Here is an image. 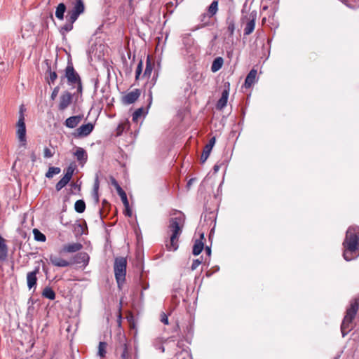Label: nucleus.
I'll return each mask as SVG.
<instances>
[{
  "label": "nucleus",
  "instance_id": "nucleus-1",
  "mask_svg": "<svg viewBox=\"0 0 359 359\" xmlns=\"http://www.w3.org/2000/svg\"><path fill=\"white\" fill-rule=\"evenodd\" d=\"M358 240L359 227H349L346 231V237L343 242V257L346 261H351L358 256Z\"/></svg>",
  "mask_w": 359,
  "mask_h": 359
},
{
  "label": "nucleus",
  "instance_id": "nucleus-2",
  "mask_svg": "<svg viewBox=\"0 0 359 359\" xmlns=\"http://www.w3.org/2000/svg\"><path fill=\"white\" fill-rule=\"evenodd\" d=\"M185 217L182 212H178L169 220L168 231L171 233L169 243L166 244L167 249L175 251L178 248V239L182 233Z\"/></svg>",
  "mask_w": 359,
  "mask_h": 359
},
{
  "label": "nucleus",
  "instance_id": "nucleus-3",
  "mask_svg": "<svg viewBox=\"0 0 359 359\" xmlns=\"http://www.w3.org/2000/svg\"><path fill=\"white\" fill-rule=\"evenodd\" d=\"M358 310V301L357 299H353L351 302L350 306L346 310V315L341 325V332L343 337H344L352 329V321L354 319Z\"/></svg>",
  "mask_w": 359,
  "mask_h": 359
},
{
  "label": "nucleus",
  "instance_id": "nucleus-4",
  "mask_svg": "<svg viewBox=\"0 0 359 359\" xmlns=\"http://www.w3.org/2000/svg\"><path fill=\"white\" fill-rule=\"evenodd\" d=\"M65 78L67 79L68 84L76 88L77 93H82L83 86L81 77L74 69L71 60L68 61L67 66L65 69Z\"/></svg>",
  "mask_w": 359,
  "mask_h": 359
},
{
  "label": "nucleus",
  "instance_id": "nucleus-5",
  "mask_svg": "<svg viewBox=\"0 0 359 359\" xmlns=\"http://www.w3.org/2000/svg\"><path fill=\"white\" fill-rule=\"evenodd\" d=\"M127 260L123 257H116L114 260V270L115 278L118 284V287L121 288L124 283L126 274Z\"/></svg>",
  "mask_w": 359,
  "mask_h": 359
},
{
  "label": "nucleus",
  "instance_id": "nucleus-6",
  "mask_svg": "<svg viewBox=\"0 0 359 359\" xmlns=\"http://www.w3.org/2000/svg\"><path fill=\"white\" fill-rule=\"evenodd\" d=\"M256 18V11H252L248 15L243 17L242 22L245 23L244 35H250L253 32L255 27Z\"/></svg>",
  "mask_w": 359,
  "mask_h": 359
},
{
  "label": "nucleus",
  "instance_id": "nucleus-7",
  "mask_svg": "<svg viewBox=\"0 0 359 359\" xmlns=\"http://www.w3.org/2000/svg\"><path fill=\"white\" fill-rule=\"evenodd\" d=\"M85 6L82 0H76L73 8L67 13V16L69 17L72 22H75L79 16L84 12Z\"/></svg>",
  "mask_w": 359,
  "mask_h": 359
},
{
  "label": "nucleus",
  "instance_id": "nucleus-8",
  "mask_svg": "<svg viewBox=\"0 0 359 359\" xmlns=\"http://www.w3.org/2000/svg\"><path fill=\"white\" fill-rule=\"evenodd\" d=\"M16 128V136L20 144L21 147H25L27 145L25 120H22V118L18 119Z\"/></svg>",
  "mask_w": 359,
  "mask_h": 359
},
{
  "label": "nucleus",
  "instance_id": "nucleus-9",
  "mask_svg": "<svg viewBox=\"0 0 359 359\" xmlns=\"http://www.w3.org/2000/svg\"><path fill=\"white\" fill-rule=\"evenodd\" d=\"M74 95L67 90L62 92L59 99L58 109L60 111L65 110L71 104Z\"/></svg>",
  "mask_w": 359,
  "mask_h": 359
},
{
  "label": "nucleus",
  "instance_id": "nucleus-10",
  "mask_svg": "<svg viewBox=\"0 0 359 359\" xmlns=\"http://www.w3.org/2000/svg\"><path fill=\"white\" fill-rule=\"evenodd\" d=\"M73 173L74 169L70 166L68 167L64 177L56 184L55 189L57 191L61 190L69 183V182L71 180Z\"/></svg>",
  "mask_w": 359,
  "mask_h": 359
},
{
  "label": "nucleus",
  "instance_id": "nucleus-11",
  "mask_svg": "<svg viewBox=\"0 0 359 359\" xmlns=\"http://www.w3.org/2000/svg\"><path fill=\"white\" fill-rule=\"evenodd\" d=\"M93 128L94 126L91 123L83 124L76 129L74 136L76 137H86L91 133Z\"/></svg>",
  "mask_w": 359,
  "mask_h": 359
},
{
  "label": "nucleus",
  "instance_id": "nucleus-12",
  "mask_svg": "<svg viewBox=\"0 0 359 359\" xmlns=\"http://www.w3.org/2000/svg\"><path fill=\"white\" fill-rule=\"evenodd\" d=\"M83 248L82 244L79 243H67L62 246V248L59 251L60 254L63 253H74L79 252Z\"/></svg>",
  "mask_w": 359,
  "mask_h": 359
},
{
  "label": "nucleus",
  "instance_id": "nucleus-13",
  "mask_svg": "<svg viewBox=\"0 0 359 359\" xmlns=\"http://www.w3.org/2000/svg\"><path fill=\"white\" fill-rule=\"evenodd\" d=\"M140 92L139 90L135 89L129 92L122 97V101L125 104H130L134 103L140 97Z\"/></svg>",
  "mask_w": 359,
  "mask_h": 359
},
{
  "label": "nucleus",
  "instance_id": "nucleus-14",
  "mask_svg": "<svg viewBox=\"0 0 359 359\" xmlns=\"http://www.w3.org/2000/svg\"><path fill=\"white\" fill-rule=\"evenodd\" d=\"M49 260L53 266L58 267H67L72 264L71 262L67 261L54 255H50Z\"/></svg>",
  "mask_w": 359,
  "mask_h": 359
},
{
  "label": "nucleus",
  "instance_id": "nucleus-15",
  "mask_svg": "<svg viewBox=\"0 0 359 359\" xmlns=\"http://www.w3.org/2000/svg\"><path fill=\"white\" fill-rule=\"evenodd\" d=\"M89 255L88 253L85 252H81L76 254L74 258L73 262H71L72 264H82L83 266H86L89 262Z\"/></svg>",
  "mask_w": 359,
  "mask_h": 359
},
{
  "label": "nucleus",
  "instance_id": "nucleus-16",
  "mask_svg": "<svg viewBox=\"0 0 359 359\" xmlns=\"http://www.w3.org/2000/svg\"><path fill=\"white\" fill-rule=\"evenodd\" d=\"M8 257L6 241L0 235V261L4 262Z\"/></svg>",
  "mask_w": 359,
  "mask_h": 359
},
{
  "label": "nucleus",
  "instance_id": "nucleus-17",
  "mask_svg": "<svg viewBox=\"0 0 359 359\" xmlns=\"http://www.w3.org/2000/svg\"><path fill=\"white\" fill-rule=\"evenodd\" d=\"M81 120L82 116L79 115L70 116L66 119L65 125L69 128H74L79 125Z\"/></svg>",
  "mask_w": 359,
  "mask_h": 359
},
{
  "label": "nucleus",
  "instance_id": "nucleus-18",
  "mask_svg": "<svg viewBox=\"0 0 359 359\" xmlns=\"http://www.w3.org/2000/svg\"><path fill=\"white\" fill-rule=\"evenodd\" d=\"M74 155L81 164L86 163L87 161V153L85 149L81 147H77L76 151L74 153Z\"/></svg>",
  "mask_w": 359,
  "mask_h": 359
},
{
  "label": "nucleus",
  "instance_id": "nucleus-19",
  "mask_svg": "<svg viewBox=\"0 0 359 359\" xmlns=\"http://www.w3.org/2000/svg\"><path fill=\"white\" fill-rule=\"evenodd\" d=\"M229 97V90L225 89L222 93V96L217 102L216 107L217 109H222L226 106Z\"/></svg>",
  "mask_w": 359,
  "mask_h": 359
},
{
  "label": "nucleus",
  "instance_id": "nucleus-20",
  "mask_svg": "<svg viewBox=\"0 0 359 359\" xmlns=\"http://www.w3.org/2000/svg\"><path fill=\"white\" fill-rule=\"evenodd\" d=\"M257 70L252 69L247 75L245 80V87L246 88H249L255 82L256 76H257Z\"/></svg>",
  "mask_w": 359,
  "mask_h": 359
},
{
  "label": "nucleus",
  "instance_id": "nucleus-21",
  "mask_svg": "<svg viewBox=\"0 0 359 359\" xmlns=\"http://www.w3.org/2000/svg\"><path fill=\"white\" fill-rule=\"evenodd\" d=\"M38 272V269H36L34 271L29 272L27 274V286L29 289L32 288L36 285V273Z\"/></svg>",
  "mask_w": 359,
  "mask_h": 359
},
{
  "label": "nucleus",
  "instance_id": "nucleus-22",
  "mask_svg": "<svg viewBox=\"0 0 359 359\" xmlns=\"http://www.w3.org/2000/svg\"><path fill=\"white\" fill-rule=\"evenodd\" d=\"M67 10L66 6L63 3H60L57 5L55 11V17L60 20H62L64 19V15Z\"/></svg>",
  "mask_w": 359,
  "mask_h": 359
},
{
  "label": "nucleus",
  "instance_id": "nucleus-23",
  "mask_svg": "<svg viewBox=\"0 0 359 359\" xmlns=\"http://www.w3.org/2000/svg\"><path fill=\"white\" fill-rule=\"evenodd\" d=\"M223 62H224V60H223L222 57H216L212 63L211 71L212 72H216L219 71L223 65Z\"/></svg>",
  "mask_w": 359,
  "mask_h": 359
},
{
  "label": "nucleus",
  "instance_id": "nucleus-24",
  "mask_svg": "<svg viewBox=\"0 0 359 359\" xmlns=\"http://www.w3.org/2000/svg\"><path fill=\"white\" fill-rule=\"evenodd\" d=\"M204 248L203 242L201 240H196L193 246V255H198Z\"/></svg>",
  "mask_w": 359,
  "mask_h": 359
},
{
  "label": "nucleus",
  "instance_id": "nucleus-25",
  "mask_svg": "<svg viewBox=\"0 0 359 359\" xmlns=\"http://www.w3.org/2000/svg\"><path fill=\"white\" fill-rule=\"evenodd\" d=\"M217 11H218V1H213L208 8V14L207 15L209 18H211L217 13Z\"/></svg>",
  "mask_w": 359,
  "mask_h": 359
},
{
  "label": "nucleus",
  "instance_id": "nucleus-26",
  "mask_svg": "<svg viewBox=\"0 0 359 359\" xmlns=\"http://www.w3.org/2000/svg\"><path fill=\"white\" fill-rule=\"evenodd\" d=\"M67 22L61 27L60 32L62 34H65L67 32L71 31L73 29V24L74 22H72L69 17L66 15Z\"/></svg>",
  "mask_w": 359,
  "mask_h": 359
},
{
  "label": "nucleus",
  "instance_id": "nucleus-27",
  "mask_svg": "<svg viewBox=\"0 0 359 359\" xmlns=\"http://www.w3.org/2000/svg\"><path fill=\"white\" fill-rule=\"evenodd\" d=\"M42 296L48 299L53 300L55 298V293L51 287H46L42 292Z\"/></svg>",
  "mask_w": 359,
  "mask_h": 359
},
{
  "label": "nucleus",
  "instance_id": "nucleus-28",
  "mask_svg": "<svg viewBox=\"0 0 359 359\" xmlns=\"http://www.w3.org/2000/svg\"><path fill=\"white\" fill-rule=\"evenodd\" d=\"M227 30L231 36H232L235 31V20L233 17H228L226 19Z\"/></svg>",
  "mask_w": 359,
  "mask_h": 359
},
{
  "label": "nucleus",
  "instance_id": "nucleus-29",
  "mask_svg": "<svg viewBox=\"0 0 359 359\" xmlns=\"http://www.w3.org/2000/svg\"><path fill=\"white\" fill-rule=\"evenodd\" d=\"M75 210L79 213H82L85 211L86 204L83 200H78L74 204Z\"/></svg>",
  "mask_w": 359,
  "mask_h": 359
},
{
  "label": "nucleus",
  "instance_id": "nucleus-30",
  "mask_svg": "<svg viewBox=\"0 0 359 359\" xmlns=\"http://www.w3.org/2000/svg\"><path fill=\"white\" fill-rule=\"evenodd\" d=\"M153 70V66L151 64L149 59L148 58L146 62V68L142 75L144 78H149Z\"/></svg>",
  "mask_w": 359,
  "mask_h": 359
},
{
  "label": "nucleus",
  "instance_id": "nucleus-31",
  "mask_svg": "<svg viewBox=\"0 0 359 359\" xmlns=\"http://www.w3.org/2000/svg\"><path fill=\"white\" fill-rule=\"evenodd\" d=\"M33 234L34 236V239L37 241L45 242L46 240V236L37 229H33Z\"/></svg>",
  "mask_w": 359,
  "mask_h": 359
},
{
  "label": "nucleus",
  "instance_id": "nucleus-32",
  "mask_svg": "<svg viewBox=\"0 0 359 359\" xmlns=\"http://www.w3.org/2000/svg\"><path fill=\"white\" fill-rule=\"evenodd\" d=\"M107 344L104 341H100L98 346V355L103 358L105 356L107 353Z\"/></svg>",
  "mask_w": 359,
  "mask_h": 359
},
{
  "label": "nucleus",
  "instance_id": "nucleus-33",
  "mask_svg": "<svg viewBox=\"0 0 359 359\" xmlns=\"http://www.w3.org/2000/svg\"><path fill=\"white\" fill-rule=\"evenodd\" d=\"M118 194L121 197V199L125 206V208H128V201L127 198V195L126 192L123 190L122 188H119L118 191H117Z\"/></svg>",
  "mask_w": 359,
  "mask_h": 359
},
{
  "label": "nucleus",
  "instance_id": "nucleus-34",
  "mask_svg": "<svg viewBox=\"0 0 359 359\" xmlns=\"http://www.w3.org/2000/svg\"><path fill=\"white\" fill-rule=\"evenodd\" d=\"M61 170L58 167H50L48 172L46 173V177L47 178H51L54 175L59 174Z\"/></svg>",
  "mask_w": 359,
  "mask_h": 359
},
{
  "label": "nucleus",
  "instance_id": "nucleus-35",
  "mask_svg": "<svg viewBox=\"0 0 359 359\" xmlns=\"http://www.w3.org/2000/svg\"><path fill=\"white\" fill-rule=\"evenodd\" d=\"M47 72H48V74H49L48 77H47L48 82L49 83H54L55 81L57 78V75L56 72H52L50 67H48V71Z\"/></svg>",
  "mask_w": 359,
  "mask_h": 359
},
{
  "label": "nucleus",
  "instance_id": "nucleus-36",
  "mask_svg": "<svg viewBox=\"0 0 359 359\" xmlns=\"http://www.w3.org/2000/svg\"><path fill=\"white\" fill-rule=\"evenodd\" d=\"M122 353L121 355V359H130V355L128 351V346L126 343L121 344Z\"/></svg>",
  "mask_w": 359,
  "mask_h": 359
},
{
  "label": "nucleus",
  "instance_id": "nucleus-37",
  "mask_svg": "<svg viewBox=\"0 0 359 359\" xmlns=\"http://www.w3.org/2000/svg\"><path fill=\"white\" fill-rule=\"evenodd\" d=\"M98 189H99V182L97 178L95 180L94 187H93V197L95 200L96 203L99 202V196H98Z\"/></svg>",
  "mask_w": 359,
  "mask_h": 359
},
{
  "label": "nucleus",
  "instance_id": "nucleus-38",
  "mask_svg": "<svg viewBox=\"0 0 359 359\" xmlns=\"http://www.w3.org/2000/svg\"><path fill=\"white\" fill-rule=\"evenodd\" d=\"M143 108L136 109L133 114V121L137 122L139 118L142 116Z\"/></svg>",
  "mask_w": 359,
  "mask_h": 359
},
{
  "label": "nucleus",
  "instance_id": "nucleus-39",
  "mask_svg": "<svg viewBox=\"0 0 359 359\" xmlns=\"http://www.w3.org/2000/svg\"><path fill=\"white\" fill-rule=\"evenodd\" d=\"M142 68H143V62L142 60H140L137 65V67L136 71H135V79L136 80L140 79L142 72Z\"/></svg>",
  "mask_w": 359,
  "mask_h": 359
},
{
  "label": "nucleus",
  "instance_id": "nucleus-40",
  "mask_svg": "<svg viewBox=\"0 0 359 359\" xmlns=\"http://www.w3.org/2000/svg\"><path fill=\"white\" fill-rule=\"evenodd\" d=\"M129 123L126 122L125 123H121L116 128V134L117 135H121L123 131L126 128H128Z\"/></svg>",
  "mask_w": 359,
  "mask_h": 359
},
{
  "label": "nucleus",
  "instance_id": "nucleus-41",
  "mask_svg": "<svg viewBox=\"0 0 359 359\" xmlns=\"http://www.w3.org/2000/svg\"><path fill=\"white\" fill-rule=\"evenodd\" d=\"M201 262L202 261L200 260L199 259H194L191 266V270H196L198 268V266L201 264Z\"/></svg>",
  "mask_w": 359,
  "mask_h": 359
},
{
  "label": "nucleus",
  "instance_id": "nucleus-42",
  "mask_svg": "<svg viewBox=\"0 0 359 359\" xmlns=\"http://www.w3.org/2000/svg\"><path fill=\"white\" fill-rule=\"evenodd\" d=\"M59 91H60L59 86H56L54 88V89L53 90V92L51 93V95H50L51 100H54L56 98V97L58 95Z\"/></svg>",
  "mask_w": 359,
  "mask_h": 359
},
{
  "label": "nucleus",
  "instance_id": "nucleus-43",
  "mask_svg": "<svg viewBox=\"0 0 359 359\" xmlns=\"http://www.w3.org/2000/svg\"><path fill=\"white\" fill-rule=\"evenodd\" d=\"M26 111V109L25 108L24 105H21L20 107V109H19V118L18 119H21L22 118V120H25V111Z\"/></svg>",
  "mask_w": 359,
  "mask_h": 359
},
{
  "label": "nucleus",
  "instance_id": "nucleus-44",
  "mask_svg": "<svg viewBox=\"0 0 359 359\" xmlns=\"http://www.w3.org/2000/svg\"><path fill=\"white\" fill-rule=\"evenodd\" d=\"M44 157L45 158H51L53 156V153L51 151L50 149L46 147L43 151Z\"/></svg>",
  "mask_w": 359,
  "mask_h": 359
},
{
  "label": "nucleus",
  "instance_id": "nucleus-45",
  "mask_svg": "<svg viewBox=\"0 0 359 359\" xmlns=\"http://www.w3.org/2000/svg\"><path fill=\"white\" fill-rule=\"evenodd\" d=\"M161 321L164 323L165 325H168V316H166L165 313H162L161 315Z\"/></svg>",
  "mask_w": 359,
  "mask_h": 359
},
{
  "label": "nucleus",
  "instance_id": "nucleus-46",
  "mask_svg": "<svg viewBox=\"0 0 359 359\" xmlns=\"http://www.w3.org/2000/svg\"><path fill=\"white\" fill-rule=\"evenodd\" d=\"M212 149V147H210V146H208V145H207V144H206V145L204 147V149H203V154H206V155H208V156H210V152H211Z\"/></svg>",
  "mask_w": 359,
  "mask_h": 359
},
{
  "label": "nucleus",
  "instance_id": "nucleus-47",
  "mask_svg": "<svg viewBox=\"0 0 359 359\" xmlns=\"http://www.w3.org/2000/svg\"><path fill=\"white\" fill-rule=\"evenodd\" d=\"M111 184L115 187L116 191H118L119 188H121L118 182L114 178H111Z\"/></svg>",
  "mask_w": 359,
  "mask_h": 359
},
{
  "label": "nucleus",
  "instance_id": "nucleus-48",
  "mask_svg": "<svg viewBox=\"0 0 359 359\" xmlns=\"http://www.w3.org/2000/svg\"><path fill=\"white\" fill-rule=\"evenodd\" d=\"M215 142H216V139L215 137H212L210 140H209V142L207 144V145L210 146V147L213 148L215 144Z\"/></svg>",
  "mask_w": 359,
  "mask_h": 359
},
{
  "label": "nucleus",
  "instance_id": "nucleus-49",
  "mask_svg": "<svg viewBox=\"0 0 359 359\" xmlns=\"http://www.w3.org/2000/svg\"><path fill=\"white\" fill-rule=\"evenodd\" d=\"M208 157H209V156L202 153L201 156V163H205Z\"/></svg>",
  "mask_w": 359,
  "mask_h": 359
},
{
  "label": "nucleus",
  "instance_id": "nucleus-50",
  "mask_svg": "<svg viewBox=\"0 0 359 359\" xmlns=\"http://www.w3.org/2000/svg\"><path fill=\"white\" fill-rule=\"evenodd\" d=\"M126 215L130 217L132 215V212L129 207L128 208H126Z\"/></svg>",
  "mask_w": 359,
  "mask_h": 359
},
{
  "label": "nucleus",
  "instance_id": "nucleus-51",
  "mask_svg": "<svg viewBox=\"0 0 359 359\" xmlns=\"http://www.w3.org/2000/svg\"><path fill=\"white\" fill-rule=\"evenodd\" d=\"M205 251H206L207 255L210 256V254H211V249H210V248L207 246L205 248Z\"/></svg>",
  "mask_w": 359,
  "mask_h": 359
},
{
  "label": "nucleus",
  "instance_id": "nucleus-52",
  "mask_svg": "<svg viewBox=\"0 0 359 359\" xmlns=\"http://www.w3.org/2000/svg\"><path fill=\"white\" fill-rule=\"evenodd\" d=\"M31 158H32V161L33 162H34L36 161V156H35V154L34 152L31 155Z\"/></svg>",
  "mask_w": 359,
  "mask_h": 359
},
{
  "label": "nucleus",
  "instance_id": "nucleus-53",
  "mask_svg": "<svg viewBox=\"0 0 359 359\" xmlns=\"http://www.w3.org/2000/svg\"><path fill=\"white\" fill-rule=\"evenodd\" d=\"M215 172H217L219 169V166L217 165H215L213 168Z\"/></svg>",
  "mask_w": 359,
  "mask_h": 359
},
{
  "label": "nucleus",
  "instance_id": "nucleus-54",
  "mask_svg": "<svg viewBox=\"0 0 359 359\" xmlns=\"http://www.w3.org/2000/svg\"><path fill=\"white\" fill-rule=\"evenodd\" d=\"M203 239H204V234H203V233H201V234L200 235V239H199V240H201V241H202V240H203Z\"/></svg>",
  "mask_w": 359,
  "mask_h": 359
},
{
  "label": "nucleus",
  "instance_id": "nucleus-55",
  "mask_svg": "<svg viewBox=\"0 0 359 359\" xmlns=\"http://www.w3.org/2000/svg\"><path fill=\"white\" fill-rule=\"evenodd\" d=\"M158 348L161 349L162 352H164V347L162 345L160 346Z\"/></svg>",
  "mask_w": 359,
  "mask_h": 359
},
{
  "label": "nucleus",
  "instance_id": "nucleus-56",
  "mask_svg": "<svg viewBox=\"0 0 359 359\" xmlns=\"http://www.w3.org/2000/svg\"><path fill=\"white\" fill-rule=\"evenodd\" d=\"M191 181L192 180H190L189 182H188V185H189L190 184H191Z\"/></svg>",
  "mask_w": 359,
  "mask_h": 359
}]
</instances>
